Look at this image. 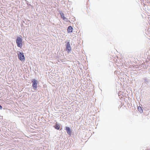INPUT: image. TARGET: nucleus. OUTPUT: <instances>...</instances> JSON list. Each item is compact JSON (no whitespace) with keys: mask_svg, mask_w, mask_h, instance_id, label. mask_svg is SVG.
<instances>
[{"mask_svg":"<svg viewBox=\"0 0 150 150\" xmlns=\"http://www.w3.org/2000/svg\"><path fill=\"white\" fill-rule=\"evenodd\" d=\"M32 82L33 83V87L35 90H36L37 88V81L35 79H33L32 80Z\"/></svg>","mask_w":150,"mask_h":150,"instance_id":"nucleus-3","label":"nucleus"},{"mask_svg":"<svg viewBox=\"0 0 150 150\" xmlns=\"http://www.w3.org/2000/svg\"><path fill=\"white\" fill-rule=\"evenodd\" d=\"M73 31V28L72 27L70 26L68 27L67 29V32L68 33H70L72 32Z\"/></svg>","mask_w":150,"mask_h":150,"instance_id":"nucleus-6","label":"nucleus"},{"mask_svg":"<svg viewBox=\"0 0 150 150\" xmlns=\"http://www.w3.org/2000/svg\"><path fill=\"white\" fill-rule=\"evenodd\" d=\"M2 107L0 105V109L1 110L2 109Z\"/></svg>","mask_w":150,"mask_h":150,"instance_id":"nucleus-9","label":"nucleus"},{"mask_svg":"<svg viewBox=\"0 0 150 150\" xmlns=\"http://www.w3.org/2000/svg\"><path fill=\"white\" fill-rule=\"evenodd\" d=\"M66 50L68 52H69L71 50L70 45L69 42H68L66 45Z\"/></svg>","mask_w":150,"mask_h":150,"instance_id":"nucleus-4","label":"nucleus"},{"mask_svg":"<svg viewBox=\"0 0 150 150\" xmlns=\"http://www.w3.org/2000/svg\"><path fill=\"white\" fill-rule=\"evenodd\" d=\"M61 17L64 20L66 19V18L64 16V14L63 13H60Z\"/></svg>","mask_w":150,"mask_h":150,"instance_id":"nucleus-8","label":"nucleus"},{"mask_svg":"<svg viewBox=\"0 0 150 150\" xmlns=\"http://www.w3.org/2000/svg\"><path fill=\"white\" fill-rule=\"evenodd\" d=\"M66 129L67 134L70 136H71V131L70 128L68 127H66Z\"/></svg>","mask_w":150,"mask_h":150,"instance_id":"nucleus-5","label":"nucleus"},{"mask_svg":"<svg viewBox=\"0 0 150 150\" xmlns=\"http://www.w3.org/2000/svg\"><path fill=\"white\" fill-rule=\"evenodd\" d=\"M16 43L18 47L22 48V39L21 37H17L16 40Z\"/></svg>","mask_w":150,"mask_h":150,"instance_id":"nucleus-1","label":"nucleus"},{"mask_svg":"<svg viewBox=\"0 0 150 150\" xmlns=\"http://www.w3.org/2000/svg\"><path fill=\"white\" fill-rule=\"evenodd\" d=\"M54 127L57 129H59L60 128V126L59 124L57 123V122H56Z\"/></svg>","mask_w":150,"mask_h":150,"instance_id":"nucleus-7","label":"nucleus"},{"mask_svg":"<svg viewBox=\"0 0 150 150\" xmlns=\"http://www.w3.org/2000/svg\"><path fill=\"white\" fill-rule=\"evenodd\" d=\"M18 58L20 60L22 61H25V58L23 53L18 52Z\"/></svg>","mask_w":150,"mask_h":150,"instance_id":"nucleus-2","label":"nucleus"}]
</instances>
